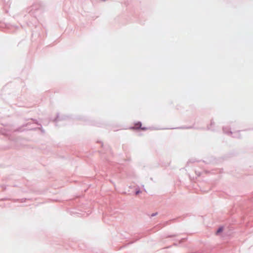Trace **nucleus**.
Wrapping results in <instances>:
<instances>
[{"label":"nucleus","mask_w":253,"mask_h":253,"mask_svg":"<svg viewBox=\"0 0 253 253\" xmlns=\"http://www.w3.org/2000/svg\"><path fill=\"white\" fill-rule=\"evenodd\" d=\"M222 230H223L222 228H221H221H219L218 229V230L217 231L216 233H217V234H218V233H219L221 232L222 231Z\"/></svg>","instance_id":"1"},{"label":"nucleus","mask_w":253,"mask_h":253,"mask_svg":"<svg viewBox=\"0 0 253 253\" xmlns=\"http://www.w3.org/2000/svg\"><path fill=\"white\" fill-rule=\"evenodd\" d=\"M140 192V191L139 190L137 191L136 192V195H138Z\"/></svg>","instance_id":"2"}]
</instances>
